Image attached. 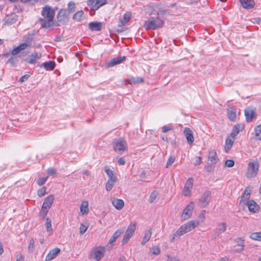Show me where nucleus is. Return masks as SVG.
Wrapping results in <instances>:
<instances>
[{"instance_id":"1","label":"nucleus","mask_w":261,"mask_h":261,"mask_svg":"<svg viewBox=\"0 0 261 261\" xmlns=\"http://www.w3.org/2000/svg\"><path fill=\"white\" fill-rule=\"evenodd\" d=\"M55 15V12L51 7L48 5L44 7L41 11L42 18L39 19L41 27L49 28L53 27Z\"/></svg>"},{"instance_id":"2","label":"nucleus","mask_w":261,"mask_h":261,"mask_svg":"<svg viewBox=\"0 0 261 261\" xmlns=\"http://www.w3.org/2000/svg\"><path fill=\"white\" fill-rule=\"evenodd\" d=\"M199 221L196 220H191L188 221L184 225L179 228L177 231L173 234L172 238L170 239L171 242H173L175 239L178 238L180 236L192 230L198 226Z\"/></svg>"},{"instance_id":"3","label":"nucleus","mask_w":261,"mask_h":261,"mask_svg":"<svg viewBox=\"0 0 261 261\" xmlns=\"http://www.w3.org/2000/svg\"><path fill=\"white\" fill-rule=\"evenodd\" d=\"M113 147L115 152L121 154L127 150V144L123 138L114 139L113 141Z\"/></svg>"},{"instance_id":"4","label":"nucleus","mask_w":261,"mask_h":261,"mask_svg":"<svg viewBox=\"0 0 261 261\" xmlns=\"http://www.w3.org/2000/svg\"><path fill=\"white\" fill-rule=\"evenodd\" d=\"M163 25V21L159 17H152L145 21L144 26L146 30H155Z\"/></svg>"},{"instance_id":"5","label":"nucleus","mask_w":261,"mask_h":261,"mask_svg":"<svg viewBox=\"0 0 261 261\" xmlns=\"http://www.w3.org/2000/svg\"><path fill=\"white\" fill-rule=\"evenodd\" d=\"M258 163L257 161L250 162L247 166L246 176L248 178H252L254 177L258 172Z\"/></svg>"},{"instance_id":"6","label":"nucleus","mask_w":261,"mask_h":261,"mask_svg":"<svg viewBox=\"0 0 261 261\" xmlns=\"http://www.w3.org/2000/svg\"><path fill=\"white\" fill-rule=\"evenodd\" d=\"M105 252L106 249L105 247H96L92 250L90 257L96 261H99L104 256Z\"/></svg>"},{"instance_id":"7","label":"nucleus","mask_w":261,"mask_h":261,"mask_svg":"<svg viewBox=\"0 0 261 261\" xmlns=\"http://www.w3.org/2000/svg\"><path fill=\"white\" fill-rule=\"evenodd\" d=\"M136 229V224L131 222L127 227L122 240V243L123 245L127 243L130 238L133 236Z\"/></svg>"},{"instance_id":"8","label":"nucleus","mask_w":261,"mask_h":261,"mask_svg":"<svg viewBox=\"0 0 261 261\" xmlns=\"http://www.w3.org/2000/svg\"><path fill=\"white\" fill-rule=\"evenodd\" d=\"M211 199V193L209 191L204 192L198 200V205L200 207H206Z\"/></svg>"},{"instance_id":"9","label":"nucleus","mask_w":261,"mask_h":261,"mask_svg":"<svg viewBox=\"0 0 261 261\" xmlns=\"http://www.w3.org/2000/svg\"><path fill=\"white\" fill-rule=\"evenodd\" d=\"M194 179L193 178H189L186 181L182 190V194L186 197L190 196L193 188Z\"/></svg>"},{"instance_id":"10","label":"nucleus","mask_w":261,"mask_h":261,"mask_svg":"<svg viewBox=\"0 0 261 261\" xmlns=\"http://www.w3.org/2000/svg\"><path fill=\"white\" fill-rule=\"evenodd\" d=\"M106 4L107 0H88L87 2V5L93 11L98 10L100 7Z\"/></svg>"},{"instance_id":"11","label":"nucleus","mask_w":261,"mask_h":261,"mask_svg":"<svg viewBox=\"0 0 261 261\" xmlns=\"http://www.w3.org/2000/svg\"><path fill=\"white\" fill-rule=\"evenodd\" d=\"M194 203L193 202H190L183 210L182 214L181 215V219L184 220H186L189 219L193 213L194 209Z\"/></svg>"},{"instance_id":"12","label":"nucleus","mask_w":261,"mask_h":261,"mask_svg":"<svg viewBox=\"0 0 261 261\" xmlns=\"http://www.w3.org/2000/svg\"><path fill=\"white\" fill-rule=\"evenodd\" d=\"M251 192V190L250 188L247 187L244 190L242 196H241L240 200V204L242 205H246L247 204L250 200V197Z\"/></svg>"},{"instance_id":"13","label":"nucleus","mask_w":261,"mask_h":261,"mask_svg":"<svg viewBox=\"0 0 261 261\" xmlns=\"http://www.w3.org/2000/svg\"><path fill=\"white\" fill-rule=\"evenodd\" d=\"M125 60V57H119L114 58L105 63L106 68L113 67L117 64H120Z\"/></svg>"},{"instance_id":"14","label":"nucleus","mask_w":261,"mask_h":261,"mask_svg":"<svg viewBox=\"0 0 261 261\" xmlns=\"http://www.w3.org/2000/svg\"><path fill=\"white\" fill-rule=\"evenodd\" d=\"M185 135L188 143L190 145L193 143L194 137L192 130L189 127H185L184 130Z\"/></svg>"},{"instance_id":"15","label":"nucleus","mask_w":261,"mask_h":261,"mask_svg":"<svg viewBox=\"0 0 261 261\" xmlns=\"http://www.w3.org/2000/svg\"><path fill=\"white\" fill-rule=\"evenodd\" d=\"M249 211L251 213H257L259 211V205L253 200H250L249 202L246 204Z\"/></svg>"},{"instance_id":"16","label":"nucleus","mask_w":261,"mask_h":261,"mask_svg":"<svg viewBox=\"0 0 261 261\" xmlns=\"http://www.w3.org/2000/svg\"><path fill=\"white\" fill-rule=\"evenodd\" d=\"M226 229V223L225 222H222L219 224L216 229L214 236L215 237H218L222 233L225 232Z\"/></svg>"},{"instance_id":"17","label":"nucleus","mask_w":261,"mask_h":261,"mask_svg":"<svg viewBox=\"0 0 261 261\" xmlns=\"http://www.w3.org/2000/svg\"><path fill=\"white\" fill-rule=\"evenodd\" d=\"M255 109L251 107H248L245 110V115L246 118V120L248 122H250L252 120L254 114Z\"/></svg>"},{"instance_id":"18","label":"nucleus","mask_w":261,"mask_h":261,"mask_svg":"<svg viewBox=\"0 0 261 261\" xmlns=\"http://www.w3.org/2000/svg\"><path fill=\"white\" fill-rule=\"evenodd\" d=\"M41 57V54L36 52L33 53L27 60L28 63L30 64H35Z\"/></svg>"},{"instance_id":"19","label":"nucleus","mask_w":261,"mask_h":261,"mask_svg":"<svg viewBox=\"0 0 261 261\" xmlns=\"http://www.w3.org/2000/svg\"><path fill=\"white\" fill-rule=\"evenodd\" d=\"M235 138L231 136H229L226 139L225 144V150L226 152H228L230 149L231 148L235 140Z\"/></svg>"},{"instance_id":"20","label":"nucleus","mask_w":261,"mask_h":261,"mask_svg":"<svg viewBox=\"0 0 261 261\" xmlns=\"http://www.w3.org/2000/svg\"><path fill=\"white\" fill-rule=\"evenodd\" d=\"M227 116L229 120L232 121H236L237 118V109L232 107H229L227 110Z\"/></svg>"},{"instance_id":"21","label":"nucleus","mask_w":261,"mask_h":261,"mask_svg":"<svg viewBox=\"0 0 261 261\" xmlns=\"http://www.w3.org/2000/svg\"><path fill=\"white\" fill-rule=\"evenodd\" d=\"M243 7L246 9H250L254 7L255 2L254 0H239Z\"/></svg>"},{"instance_id":"22","label":"nucleus","mask_w":261,"mask_h":261,"mask_svg":"<svg viewBox=\"0 0 261 261\" xmlns=\"http://www.w3.org/2000/svg\"><path fill=\"white\" fill-rule=\"evenodd\" d=\"M60 249L58 248H56L51 250L45 257L46 260H50L53 259L60 253Z\"/></svg>"},{"instance_id":"23","label":"nucleus","mask_w":261,"mask_h":261,"mask_svg":"<svg viewBox=\"0 0 261 261\" xmlns=\"http://www.w3.org/2000/svg\"><path fill=\"white\" fill-rule=\"evenodd\" d=\"M101 27L102 23L100 22H91L89 24V28L92 31H99Z\"/></svg>"},{"instance_id":"24","label":"nucleus","mask_w":261,"mask_h":261,"mask_svg":"<svg viewBox=\"0 0 261 261\" xmlns=\"http://www.w3.org/2000/svg\"><path fill=\"white\" fill-rule=\"evenodd\" d=\"M89 212V203L88 201H82L80 205V213L82 215H86Z\"/></svg>"},{"instance_id":"25","label":"nucleus","mask_w":261,"mask_h":261,"mask_svg":"<svg viewBox=\"0 0 261 261\" xmlns=\"http://www.w3.org/2000/svg\"><path fill=\"white\" fill-rule=\"evenodd\" d=\"M54 200V196L53 195H50L47 196L44 200V202L43 203V207H47L49 208Z\"/></svg>"},{"instance_id":"26","label":"nucleus","mask_w":261,"mask_h":261,"mask_svg":"<svg viewBox=\"0 0 261 261\" xmlns=\"http://www.w3.org/2000/svg\"><path fill=\"white\" fill-rule=\"evenodd\" d=\"M41 67H43L46 70H53L55 67V62L53 61L46 62L40 65Z\"/></svg>"},{"instance_id":"27","label":"nucleus","mask_w":261,"mask_h":261,"mask_svg":"<svg viewBox=\"0 0 261 261\" xmlns=\"http://www.w3.org/2000/svg\"><path fill=\"white\" fill-rule=\"evenodd\" d=\"M244 128L243 125L241 124H237L233 127L232 131L230 134V136L236 137V136Z\"/></svg>"},{"instance_id":"28","label":"nucleus","mask_w":261,"mask_h":261,"mask_svg":"<svg viewBox=\"0 0 261 261\" xmlns=\"http://www.w3.org/2000/svg\"><path fill=\"white\" fill-rule=\"evenodd\" d=\"M123 232V229H120L115 231L108 242V244H112L116 241L117 239Z\"/></svg>"},{"instance_id":"29","label":"nucleus","mask_w":261,"mask_h":261,"mask_svg":"<svg viewBox=\"0 0 261 261\" xmlns=\"http://www.w3.org/2000/svg\"><path fill=\"white\" fill-rule=\"evenodd\" d=\"M113 205L117 210H120L124 206V202L120 199H115L112 201Z\"/></svg>"},{"instance_id":"30","label":"nucleus","mask_w":261,"mask_h":261,"mask_svg":"<svg viewBox=\"0 0 261 261\" xmlns=\"http://www.w3.org/2000/svg\"><path fill=\"white\" fill-rule=\"evenodd\" d=\"M208 160L212 163V164H216L218 161L219 159L217 156V153L214 150H211L209 152L208 154Z\"/></svg>"},{"instance_id":"31","label":"nucleus","mask_w":261,"mask_h":261,"mask_svg":"<svg viewBox=\"0 0 261 261\" xmlns=\"http://www.w3.org/2000/svg\"><path fill=\"white\" fill-rule=\"evenodd\" d=\"M161 253V249L159 247L156 246H153L151 248H149V250L148 252V254L149 256L152 255H158Z\"/></svg>"},{"instance_id":"32","label":"nucleus","mask_w":261,"mask_h":261,"mask_svg":"<svg viewBox=\"0 0 261 261\" xmlns=\"http://www.w3.org/2000/svg\"><path fill=\"white\" fill-rule=\"evenodd\" d=\"M152 235V232L150 229L144 232V236L142 238V241H141V244L142 245H145L147 242L149 241L150 240L151 236Z\"/></svg>"},{"instance_id":"33","label":"nucleus","mask_w":261,"mask_h":261,"mask_svg":"<svg viewBox=\"0 0 261 261\" xmlns=\"http://www.w3.org/2000/svg\"><path fill=\"white\" fill-rule=\"evenodd\" d=\"M132 14L129 12L125 13L122 18L120 19V26H123L126 24L129 20L131 17Z\"/></svg>"},{"instance_id":"34","label":"nucleus","mask_w":261,"mask_h":261,"mask_svg":"<svg viewBox=\"0 0 261 261\" xmlns=\"http://www.w3.org/2000/svg\"><path fill=\"white\" fill-rule=\"evenodd\" d=\"M45 226L48 235L50 236L52 234L53 231L51 225V220L49 218L46 219Z\"/></svg>"},{"instance_id":"35","label":"nucleus","mask_w":261,"mask_h":261,"mask_svg":"<svg viewBox=\"0 0 261 261\" xmlns=\"http://www.w3.org/2000/svg\"><path fill=\"white\" fill-rule=\"evenodd\" d=\"M84 13L83 11H79L74 14L73 19L76 21H81L84 18Z\"/></svg>"},{"instance_id":"36","label":"nucleus","mask_w":261,"mask_h":261,"mask_svg":"<svg viewBox=\"0 0 261 261\" xmlns=\"http://www.w3.org/2000/svg\"><path fill=\"white\" fill-rule=\"evenodd\" d=\"M105 171L109 177L108 179H112L114 180V181L117 180V177L114 175V172L112 170L106 167L105 168Z\"/></svg>"},{"instance_id":"37","label":"nucleus","mask_w":261,"mask_h":261,"mask_svg":"<svg viewBox=\"0 0 261 261\" xmlns=\"http://www.w3.org/2000/svg\"><path fill=\"white\" fill-rule=\"evenodd\" d=\"M255 137L257 140H261V125H257L254 129Z\"/></svg>"},{"instance_id":"38","label":"nucleus","mask_w":261,"mask_h":261,"mask_svg":"<svg viewBox=\"0 0 261 261\" xmlns=\"http://www.w3.org/2000/svg\"><path fill=\"white\" fill-rule=\"evenodd\" d=\"M250 238L253 240L261 241V232H255L251 233Z\"/></svg>"},{"instance_id":"39","label":"nucleus","mask_w":261,"mask_h":261,"mask_svg":"<svg viewBox=\"0 0 261 261\" xmlns=\"http://www.w3.org/2000/svg\"><path fill=\"white\" fill-rule=\"evenodd\" d=\"M116 181L112 179H108L106 184V189L107 191H110L114 187Z\"/></svg>"},{"instance_id":"40","label":"nucleus","mask_w":261,"mask_h":261,"mask_svg":"<svg viewBox=\"0 0 261 261\" xmlns=\"http://www.w3.org/2000/svg\"><path fill=\"white\" fill-rule=\"evenodd\" d=\"M143 82L142 78L140 77H132L129 80V84H135Z\"/></svg>"},{"instance_id":"41","label":"nucleus","mask_w":261,"mask_h":261,"mask_svg":"<svg viewBox=\"0 0 261 261\" xmlns=\"http://www.w3.org/2000/svg\"><path fill=\"white\" fill-rule=\"evenodd\" d=\"M75 4L73 2H70L68 4V11L69 13H73L75 11Z\"/></svg>"},{"instance_id":"42","label":"nucleus","mask_w":261,"mask_h":261,"mask_svg":"<svg viewBox=\"0 0 261 261\" xmlns=\"http://www.w3.org/2000/svg\"><path fill=\"white\" fill-rule=\"evenodd\" d=\"M206 213V211L205 210H202L199 214L198 216L199 220L198 221H199V224L205 220Z\"/></svg>"},{"instance_id":"43","label":"nucleus","mask_w":261,"mask_h":261,"mask_svg":"<svg viewBox=\"0 0 261 261\" xmlns=\"http://www.w3.org/2000/svg\"><path fill=\"white\" fill-rule=\"evenodd\" d=\"M88 228V225L86 223H82L80 227V233L83 234L87 230Z\"/></svg>"},{"instance_id":"44","label":"nucleus","mask_w":261,"mask_h":261,"mask_svg":"<svg viewBox=\"0 0 261 261\" xmlns=\"http://www.w3.org/2000/svg\"><path fill=\"white\" fill-rule=\"evenodd\" d=\"M31 42L30 41H28L27 42H24L23 43H21L18 46L20 48V50H24L27 47L31 46Z\"/></svg>"},{"instance_id":"45","label":"nucleus","mask_w":261,"mask_h":261,"mask_svg":"<svg viewBox=\"0 0 261 261\" xmlns=\"http://www.w3.org/2000/svg\"><path fill=\"white\" fill-rule=\"evenodd\" d=\"M158 196V192L155 191H153L150 195L149 202L150 203L153 202V201Z\"/></svg>"},{"instance_id":"46","label":"nucleus","mask_w":261,"mask_h":261,"mask_svg":"<svg viewBox=\"0 0 261 261\" xmlns=\"http://www.w3.org/2000/svg\"><path fill=\"white\" fill-rule=\"evenodd\" d=\"M167 261H180L179 258L172 254H167L166 255Z\"/></svg>"},{"instance_id":"47","label":"nucleus","mask_w":261,"mask_h":261,"mask_svg":"<svg viewBox=\"0 0 261 261\" xmlns=\"http://www.w3.org/2000/svg\"><path fill=\"white\" fill-rule=\"evenodd\" d=\"M35 248V241L33 239L30 240L28 246V250L30 252H33Z\"/></svg>"},{"instance_id":"48","label":"nucleus","mask_w":261,"mask_h":261,"mask_svg":"<svg viewBox=\"0 0 261 261\" xmlns=\"http://www.w3.org/2000/svg\"><path fill=\"white\" fill-rule=\"evenodd\" d=\"M173 129L174 127L172 125H165L162 127V132L163 133H166L169 130H173Z\"/></svg>"},{"instance_id":"49","label":"nucleus","mask_w":261,"mask_h":261,"mask_svg":"<svg viewBox=\"0 0 261 261\" xmlns=\"http://www.w3.org/2000/svg\"><path fill=\"white\" fill-rule=\"evenodd\" d=\"M47 178H48V176L39 178L37 180L38 185L39 186L43 185L46 181Z\"/></svg>"},{"instance_id":"50","label":"nucleus","mask_w":261,"mask_h":261,"mask_svg":"<svg viewBox=\"0 0 261 261\" xmlns=\"http://www.w3.org/2000/svg\"><path fill=\"white\" fill-rule=\"evenodd\" d=\"M48 208L47 207H44L43 206H42V208L40 212V215L42 217H45L46 215H47L48 211Z\"/></svg>"},{"instance_id":"51","label":"nucleus","mask_w":261,"mask_h":261,"mask_svg":"<svg viewBox=\"0 0 261 261\" xmlns=\"http://www.w3.org/2000/svg\"><path fill=\"white\" fill-rule=\"evenodd\" d=\"M45 193L46 188L45 187H43L38 191V195L40 197L44 196Z\"/></svg>"},{"instance_id":"52","label":"nucleus","mask_w":261,"mask_h":261,"mask_svg":"<svg viewBox=\"0 0 261 261\" xmlns=\"http://www.w3.org/2000/svg\"><path fill=\"white\" fill-rule=\"evenodd\" d=\"M234 162L232 160H227L225 161V165L227 167H232L234 166Z\"/></svg>"},{"instance_id":"53","label":"nucleus","mask_w":261,"mask_h":261,"mask_svg":"<svg viewBox=\"0 0 261 261\" xmlns=\"http://www.w3.org/2000/svg\"><path fill=\"white\" fill-rule=\"evenodd\" d=\"M175 161V158L173 156H170V158L168 159V160L166 163V167L168 168L169 166H170Z\"/></svg>"},{"instance_id":"54","label":"nucleus","mask_w":261,"mask_h":261,"mask_svg":"<svg viewBox=\"0 0 261 261\" xmlns=\"http://www.w3.org/2000/svg\"><path fill=\"white\" fill-rule=\"evenodd\" d=\"M65 15V10H60L57 15V18L58 19V21H60L62 20V18H61V16H64Z\"/></svg>"},{"instance_id":"55","label":"nucleus","mask_w":261,"mask_h":261,"mask_svg":"<svg viewBox=\"0 0 261 261\" xmlns=\"http://www.w3.org/2000/svg\"><path fill=\"white\" fill-rule=\"evenodd\" d=\"M20 48H19L18 46H17L16 47H15L12 51H11V54L12 55H16L17 54H18L20 51Z\"/></svg>"},{"instance_id":"56","label":"nucleus","mask_w":261,"mask_h":261,"mask_svg":"<svg viewBox=\"0 0 261 261\" xmlns=\"http://www.w3.org/2000/svg\"><path fill=\"white\" fill-rule=\"evenodd\" d=\"M29 77H30V75H29V74H25V75H23L22 76H21L20 78L19 82L20 83H23L25 81H27L29 79Z\"/></svg>"},{"instance_id":"57","label":"nucleus","mask_w":261,"mask_h":261,"mask_svg":"<svg viewBox=\"0 0 261 261\" xmlns=\"http://www.w3.org/2000/svg\"><path fill=\"white\" fill-rule=\"evenodd\" d=\"M47 173L50 175H53L56 173V170L54 168H49L47 171Z\"/></svg>"},{"instance_id":"58","label":"nucleus","mask_w":261,"mask_h":261,"mask_svg":"<svg viewBox=\"0 0 261 261\" xmlns=\"http://www.w3.org/2000/svg\"><path fill=\"white\" fill-rule=\"evenodd\" d=\"M201 162H202L200 156H196L195 158V163H194V164L195 165H199L201 163Z\"/></svg>"},{"instance_id":"59","label":"nucleus","mask_w":261,"mask_h":261,"mask_svg":"<svg viewBox=\"0 0 261 261\" xmlns=\"http://www.w3.org/2000/svg\"><path fill=\"white\" fill-rule=\"evenodd\" d=\"M118 163L119 165H123L125 163V161L123 158H119L118 159Z\"/></svg>"},{"instance_id":"60","label":"nucleus","mask_w":261,"mask_h":261,"mask_svg":"<svg viewBox=\"0 0 261 261\" xmlns=\"http://www.w3.org/2000/svg\"><path fill=\"white\" fill-rule=\"evenodd\" d=\"M16 261H24L23 256L21 254L18 255L16 256Z\"/></svg>"},{"instance_id":"61","label":"nucleus","mask_w":261,"mask_h":261,"mask_svg":"<svg viewBox=\"0 0 261 261\" xmlns=\"http://www.w3.org/2000/svg\"><path fill=\"white\" fill-rule=\"evenodd\" d=\"M10 18L7 19V22L10 23V24L16 22V19L15 18H12V20L10 21Z\"/></svg>"},{"instance_id":"62","label":"nucleus","mask_w":261,"mask_h":261,"mask_svg":"<svg viewBox=\"0 0 261 261\" xmlns=\"http://www.w3.org/2000/svg\"><path fill=\"white\" fill-rule=\"evenodd\" d=\"M4 252L3 246L2 243L0 242V255L2 254Z\"/></svg>"},{"instance_id":"63","label":"nucleus","mask_w":261,"mask_h":261,"mask_svg":"<svg viewBox=\"0 0 261 261\" xmlns=\"http://www.w3.org/2000/svg\"><path fill=\"white\" fill-rule=\"evenodd\" d=\"M219 261H229L228 258L225 257L221 258Z\"/></svg>"},{"instance_id":"64","label":"nucleus","mask_w":261,"mask_h":261,"mask_svg":"<svg viewBox=\"0 0 261 261\" xmlns=\"http://www.w3.org/2000/svg\"><path fill=\"white\" fill-rule=\"evenodd\" d=\"M83 174L86 176H89L90 175V172L87 170H85L83 172Z\"/></svg>"}]
</instances>
